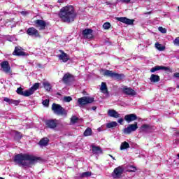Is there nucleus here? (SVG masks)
<instances>
[{
	"label": "nucleus",
	"instance_id": "obj_1",
	"mask_svg": "<svg viewBox=\"0 0 179 179\" xmlns=\"http://www.w3.org/2000/svg\"><path fill=\"white\" fill-rule=\"evenodd\" d=\"M59 17L64 23H72V22H75V19H76L75 8L72 6L63 7L59 13Z\"/></svg>",
	"mask_w": 179,
	"mask_h": 179
},
{
	"label": "nucleus",
	"instance_id": "obj_2",
	"mask_svg": "<svg viewBox=\"0 0 179 179\" xmlns=\"http://www.w3.org/2000/svg\"><path fill=\"white\" fill-rule=\"evenodd\" d=\"M14 162L19 166H29L33 164L34 162H37V158L27 154H18L15 155Z\"/></svg>",
	"mask_w": 179,
	"mask_h": 179
},
{
	"label": "nucleus",
	"instance_id": "obj_3",
	"mask_svg": "<svg viewBox=\"0 0 179 179\" xmlns=\"http://www.w3.org/2000/svg\"><path fill=\"white\" fill-rule=\"evenodd\" d=\"M102 73L103 76L113 78L114 79H117V80H121V79H124V78H125V76L124 74L114 73L110 70H102Z\"/></svg>",
	"mask_w": 179,
	"mask_h": 179
},
{
	"label": "nucleus",
	"instance_id": "obj_4",
	"mask_svg": "<svg viewBox=\"0 0 179 179\" xmlns=\"http://www.w3.org/2000/svg\"><path fill=\"white\" fill-rule=\"evenodd\" d=\"M52 110L55 114H57V115H64L66 117L68 114L66 110L63 108L62 106H61L59 104L52 103Z\"/></svg>",
	"mask_w": 179,
	"mask_h": 179
},
{
	"label": "nucleus",
	"instance_id": "obj_5",
	"mask_svg": "<svg viewBox=\"0 0 179 179\" xmlns=\"http://www.w3.org/2000/svg\"><path fill=\"white\" fill-rule=\"evenodd\" d=\"M94 101V98L90 96H83L79 98L78 100V104L82 107V106H86V104H90V103H93Z\"/></svg>",
	"mask_w": 179,
	"mask_h": 179
},
{
	"label": "nucleus",
	"instance_id": "obj_6",
	"mask_svg": "<svg viewBox=\"0 0 179 179\" xmlns=\"http://www.w3.org/2000/svg\"><path fill=\"white\" fill-rule=\"evenodd\" d=\"M136 129H138V122L129 124L127 127L123 129V134H125L126 135H129L131 132H135Z\"/></svg>",
	"mask_w": 179,
	"mask_h": 179
},
{
	"label": "nucleus",
	"instance_id": "obj_7",
	"mask_svg": "<svg viewBox=\"0 0 179 179\" xmlns=\"http://www.w3.org/2000/svg\"><path fill=\"white\" fill-rule=\"evenodd\" d=\"M0 65L3 72H5V73H12V71H10V66L8 61L2 62Z\"/></svg>",
	"mask_w": 179,
	"mask_h": 179
},
{
	"label": "nucleus",
	"instance_id": "obj_8",
	"mask_svg": "<svg viewBox=\"0 0 179 179\" xmlns=\"http://www.w3.org/2000/svg\"><path fill=\"white\" fill-rule=\"evenodd\" d=\"M123 172L124 169H122L121 166H118L114 169L112 177H113V178H120L121 176H122Z\"/></svg>",
	"mask_w": 179,
	"mask_h": 179
},
{
	"label": "nucleus",
	"instance_id": "obj_9",
	"mask_svg": "<svg viewBox=\"0 0 179 179\" xmlns=\"http://www.w3.org/2000/svg\"><path fill=\"white\" fill-rule=\"evenodd\" d=\"M82 35L83 38L90 39L93 37V29H85L83 31Z\"/></svg>",
	"mask_w": 179,
	"mask_h": 179
},
{
	"label": "nucleus",
	"instance_id": "obj_10",
	"mask_svg": "<svg viewBox=\"0 0 179 179\" xmlns=\"http://www.w3.org/2000/svg\"><path fill=\"white\" fill-rule=\"evenodd\" d=\"M27 34L31 36V37H40V34L38 31L34 27H30L27 30Z\"/></svg>",
	"mask_w": 179,
	"mask_h": 179
},
{
	"label": "nucleus",
	"instance_id": "obj_11",
	"mask_svg": "<svg viewBox=\"0 0 179 179\" xmlns=\"http://www.w3.org/2000/svg\"><path fill=\"white\" fill-rule=\"evenodd\" d=\"M45 124L48 128H50V129H55V128H57V126L58 125V122L57 120H46Z\"/></svg>",
	"mask_w": 179,
	"mask_h": 179
},
{
	"label": "nucleus",
	"instance_id": "obj_12",
	"mask_svg": "<svg viewBox=\"0 0 179 179\" xmlns=\"http://www.w3.org/2000/svg\"><path fill=\"white\" fill-rule=\"evenodd\" d=\"M34 24L36 27H39V30H44V29H45V26H47V23H45L43 20H36L34 21Z\"/></svg>",
	"mask_w": 179,
	"mask_h": 179
},
{
	"label": "nucleus",
	"instance_id": "obj_13",
	"mask_svg": "<svg viewBox=\"0 0 179 179\" xmlns=\"http://www.w3.org/2000/svg\"><path fill=\"white\" fill-rule=\"evenodd\" d=\"M117 20H118V22H122V23H125V24L129 25L134 24V22H135V20H131L125 17H117Z\"/></svg>",
	"mask_w": 179,
	"mask_h": 179
},
{
	"label": "nucleus",
	"instance_id": "obj_14",
	"mask_svg": "<svg viewBox=\"0 0 179 179\" xmlns=\"http://www.w3.org/2000/svg\"><path fill=\"white\" fill-rule=\"evenodd\" d=\"M72 80H73V76H72L69 73L64 74V76L62 78V81L66 85H68V83H69L70 82H72Z\"/></svg>",
	"mask_w": 179,
	"mask_h": 179
},
{
	"label": "nucleus",
	"instance_id": "obj_15",
	"mask_svg": "<svg viewBox=\"0 0 179 179\" xmlns=\"http://www.w3.org/2000/svg\"><path fill=\"white\" fill-rule=\"evenodd\" d=\"M13 55H17L18 57H24L26 55V52L22 50V47L17 46L15 48Z\"/></svg>",
	"mask_w": 179,
	"mask_h": 179
},
{
	"label": "nucleus",
	"instance_id": "obj_16",
	"mask_svg": "<svg viewBox=\"0 0 179 179\" xmlns=\"http://www.w3.org/2000/svg\"><path fill=\"white\" fill-rule=\"evenodd\" d=\"M124 120L128 124H129L130 122H132V121H136V120H138V117L136 114H129L124 116Z\"/></svg>",
	"mask_w": 179,
	"mask_h": 179
},
{
	"label": "nucleus",
	"instance_id": "obj_17",
	"mask_svg": "<svg viewBox=\"0 0 179 179\" xmlns=\"http://www.w3.org/2000/svg\"><path fill=\"white\" fill-rule=\"evenodd\" d=\"M61 55H57V57L59 58V61H62V62H68L69 60V56H68V55L64 51H61Z\"/></svg>",
	"mask_w": 179,
	"mask_h": 179
},
{
	"label": "nucleus",
	"instance_id": "obj_18",
	"mask_svg": "<svg viewBox=\"0 0 179 179\" xmlns=\"http://www.w3.org/2000/svg\"><path fill=\"white\" fill-rule=\"evenodd\" d=\"M108 115L113 118H120L121 117V115L114 109H109L108 110Z\"/></svg>",
	"mask_w": 179,
	"mask_h": 179
},
{
	"label": "nucleus",
	"instance_id": "obj_19",
	"mask_svg": "<svg viewBox=\"0 0 179 179\" xmlns=\"http://www.w3.org/2000/svg\"><path fill=\"white\" fill-rule=\"evenodd\" d=\"M168 71L169 68L166 67V66H157L155 67H152L150 69V72H152V73H155V72H157V71Z\"/></svg>",
	"mask_w": 179,
	"mask_h": 179
},
{
	"label": "nucleus",
	"instance_id": "obj_20",
	"mask_svg": "<svg viewBox=\"0 0 179 179\" xmlns=\"http://www.w3.org/2000/svg\"><path fill=\"white\" fill-rule=\"evenodd\" d=\"M152 131V127L149 124H143L141 128H140V131L141 132H150Z\"/></svg>",
	"mask_w": 179,
	"mask_h": 179
},
{
	"label": "nucleus",
	"instance_id": "obj_21",
	"mask_svg": "<svg viewBox=\"0 0 179 179\" xmlns=\"http://www.w3.org/2000/svg\"><path fill=\"white\" fill-rule=\"evenodd\" d=\"M4 101L8 104H13V106H17L20 103V101L10 99L8 97L4 98Z\"/></svg>",
	"mask_w": 179,
	"mask_h": 179
},
{
	"label": "nucleus",
	"instance_id": "obj_22",
	"mask_svg": "<svg viewBox=\"0 0 179 179\" xmlns=\"http://www.w3.org/2000/svg\"><path fill=\"white\" fill-rule=\"evenodd\" d=\"M92 153L94 155H101L103 153V151L101 150V148L99 146L92 145Z\"/></svg>",
	"mask_w": 179,
	"mask_h": 179
},
{
	"label": "nucleus",
	"instance_id": "obj_23",
	"mask_svg": "<svg viewBox=\"0 0 179 179\" xmlns=\"http://www.w3.org/2000/svg\"><path fill=\"white\" fill-rule=\"evenodd\" d=\"M48 142H50V139L48 138L45 137L40 140L38 145L43 148L44 146H47L48 145Z\"/></svg>",
	"mask_w": 179,
	"mask_h": 179
},
{
	"label": "nucleus",
	"instance_id": "obj_24",
	"mask_svg": "<svg viewBox=\"0 0 179 179\" xmlns=\"http://www.w3.org/2000/svg\"><path fill=\"white\" fill-rule=\"evenodd\" d=\"M100 90L102 93H104V94L108 95V90L107 89V84L106 83H101Z\"/></svg>",
	"mask_w": 179,
	"mask_h": 179
},
{
	"label": "nucleus",
	"instance_id": "obj_25",
	"mask_svg": "<svg viewBox=\"0 0 179 179\" xmlns=\"http://www.w3.org/2000/svg\"><path fill=\"white\" fill-rule=\"evenodd\" d=\"M124 92L125 94H128L129 96H136V92H135V90H134L131 88H124Z\"/></svg>",
	"mask_w": 179,
	"mask_h": 179
},
{
	"label": "nucleus",
	"instance_id": "obj_26",
	"mask_svg": "<svg viewBox=\"0 0 179 179\" xmlns=\"http://www.w3.org/2000/svg\"><path fill=\"white\" fill-rule=\"evenodd\" d=\"M150 80L153 83H157V82H160V77L158 75L152 74Z\"/></svg>",
	"mask_w": 179,
	"mask_h": 179
},
{
	"label": "nucleus",
	"instance_id": "obj_27",
	"mask_svg": "<svg viewBox=\"0 0 179 179\" xmlns=\"http://www.w3.org/2000/svg\"><path fill=\"white\" fill-rule=\"evenodd\" d=\"M43 87L47 90V92H50L51 89H52V86H51V84L48 83V81H45L43 83Z\"/></svg>",
	"mask_w": 179,
	"mask_h": 179
},
{
	"label": "nucleus",
	"instance_id": "obj_28",
	"mask_svg": "<svg viewBox=\"0 0 179 179\" xmlns=\"http://www.w3.org/2000/svg\"><path fill=\"white\" fill-rule=\"evenodd\" d=\"M125 149H129V143L127 141L122 142L120 145V150H125Z\"/></svg>",
	"mask_w": 179,
	"mask_h": 179
},
{
	"label": "nucleus",
	"instance_id": "obj_29",
	"mask_svg": "<svg viewBox=\"0 0 179 179\" xmlns=\"http://www.w3.org/2000/svg\"><path fill=\"white\" fill-rule=\"evenodd\" d=\"M91 176H92V173L90 171H87V172L80 173V178H87L88 177H90Z\"/></svg>",
	"mask_w": 179,
	"mask_h": 179
},
{
	"label": "nucleus",
	"instance_id": "obj_30",
	"mask_svg": "<svg viewBox=\"0 0 179 179\" xmlns=\"http://www.w3.org/2000/svg\"><path fill=\"white\" fill-rule=\"evenodd\" d=\"M118 125V123L117 122H110L106 124V128H115Z\"/></svg>",
	"mask_w": 179,
	"mask_h": 179
},
{
	"label": "nucleus",
	"instance_id": "obj_31",
	"mask_svg": "<svg viewBox=\"0 0 179 179\" xmlns=\"http://www.w3.org/2000/svg\"><path fill=\"white\" fill-rule=\"evenodd\" d=\"M155 48H157V50L159 51H164V50H166V47L157 42L155 43Z\"/></svg>",
	"mask_w": 179,
	"mask_h": 179
},
{
	"label": "nucleus",
	"instance_id": "obj_32",
	"mask_svg": "<svg viewBox=\"0 0 179 179\" xmlns=\"http://www.w3.org/2000/svg\"><path fill=\"white\" fill-rule=\"evenodd\" d=\"M33 91L30 88L29 90H27L24 91L22 96H24V97H29V96H31L33 94Z\"/></svg>",
	"mask_w": 179,
	"mask_h": 179
},
{
	"label": "nucleus",
	"instance_id": "obj_33",
	"mask_svg": "<svg viewBox=\"0 0 179 179\" xmlns=\"http://www.w3.org/2000/svg\"><path fill=\"white\" fill-rule=\"evenodd\" d=\"M92 133L93 131H92V129L90 127H88L84 132V136H90Z\"/></svg>",
	"mask_w": 179,
	"mask_h": 179
},
{
	"label": "nucleus",
	"instance_id": "obj_34",
	"mask_svg": "<svg viewBox=\"0 0 179 179\" xmlns=\"http://www.w3.org/2000/svg\"><path fill=\"white\" fill-rule=\"evenodd\" d=\"M38 87H40V83H35L30 89L31 90H32V92L34 93V92H36V90H37V89H38Z\"/></svg>",
	"mask_w": 179,
	"mask_h": 179
},
{
	"label": "nucleus",
	"instance_id": "obj_35",
	"mask_svg": "<svg viewBox=\"0 0 179 179\" xmlns=\"http://www.w3.org/2000/svg\"><path fill=\"white\" fill-rule=\"evenodd\" d=\"M117 2H120V3H130V2L131 3H134V2H135V1H131V0H117Z\"/></svg>",
	"mask_w": 179,
	"mask_h": 179
},
{
	"label": "nucleus",
	"instance_id": "obj_36",
	"mask_svg": "<svg viewBox=\"0 0 179 179\" xmlns=\"http://www.w3.org/2000/svg\"><path fill=\"white\" fill-rule=\"evenodd\" d=\"M78 121H79V118H78V117L76 116H73L71 118V124H76V122H78Z\"/></svg>",
	"mask_w": 179,
	"mask_h": 179
},
{
	"label": "nucleus",
	"instance_id": "obj_37",
	"mask_svg": "<svg viewBox=\"0 0 179 179\" xmlns=\"http://www.w3.org/2000/svg\"><path fill=\"white\" fill-rule=\"evenodd\" d=\"M127 171H129V173H135V171H136V167L134 166H129Z\"/></svg>",
	"mask_w": 179,
	"mask_h": 179
},
{
	"label": "nucleus",
	"instance_id": "obj_38",
	"mask_svg": "<svg viewBox=\"0 0 179 179\" xmlns=\"http://www.w3.org/2000/svg\"><path fill=\"white\" fill-rule=\"evenodd\" d=\"M103 29H105V30H108V29H110V27H111V24H110V22H105L103 24Z\"/></svg>",
	"mask_w": 179,
	"mask_h": 179
},
{
	"label": "nucleus",
	"instance_id": "obj_39",
	"mask_svg": "<svg viewBox=\"0 0 179 179\" xmlns=\"http://www.w3.org/2000/svg\"><path fill=\"white\" fill-rule=\"evenodd\" d=\"M173 44L176 45V47H179V36L176 37L173 41Z\"/></svg>",
	"mask_w": 179,
	"mask_h": 179
},
{
	"label": "nucleus",
	"instance_id": "obj_40",
	"mask_svg": "<svg viewBox=\"0 0 179 179\" xmlns=\"http://www.w3.org/2000/svg\"><path fill=\"white\" fill-rule=\"evenodd\" d=\"M15 138L17 141L22 139V134H20V133H19L18 131H15Z\"/></svg>",
	"mask_w": 179,
	"mask_h": 179
},
{
	"label": "nucleus",
	"instance_id": "obj_41",
	"mask_svg": "<svg viewBox=\"0 0 179 179\" xmlns=\"http://www.w3.org/2000/svg\"><path fill=\"white\" fill-rule=\"evenodd\" d=\"M16 92L17 93V94H20V96H23V89H22V87H19L17 89Z\"/></svg>",
	"mask_w": 179,
	"mask_h": 179
},
{
	"label": "nucleus",
	"instance_id": "obj_42",
	"mask_svg": "<svg viewBox=\"0 0 179 179\" xmlns=\"http://www.w3.org/2000/svg\"><path fill=\"white\" fill-rule=\"evenodd\" d=\"M63 100H64V101H65V103H69L70 101H72V97H71V96H64Z\"/></svg>",
	"mask_w": 179,
	"mask_h": 179
},
{
	"label": "nucleus",
	"instance_id": "obj_43",
	"mask_svg": "<svg viewBox=\"0 0 179 179\" xmlns=\"http://www.w3.org/2000/svg\"><path fill=\"white\" fill-rule=\"evenodd\" d=\"M158 30L163 34L167 33V29H166V28H163V27H159Z\"/></svg>",
	"mask_w": 179,
	"mask_h": 179
},
{
	"label": "nucleus",
	"instance_id": "obj_44",
	"mask_svg": "<svg viewBox=\"0 0 179 179\" xmlns=\"http://www.w3.org/2000/svg\"><path fill=\"white\" fill-rule=\"evenodd\" d=\"M43 104L45 107H48V105L50 104V101H48V99H45V100L43 101Z\"/></svg>",
	"mask_w": 179,
	"mask_h": 179
},
{
	"label": "nucleus",
	"instance_id": "obj_45",
	"mask_svg": "<svg viewBox=\"0 0 179 179\" xmlns=\"http://www.w3.org/2000/svg\"><path fill=\"white\" fill-rule=\"evenodd\" d=\"M20 13L22 15V16H27V15H29V11H21Z\"/></svg>",
	"mask_w": 179,
	"mask_h": 179
},
{
	"label": "nucleus",
	"instance_id": "obj_46",
	"mask_svg": "<svg viewBox=\"0 0 179 179\" xmlns=\"http://www.w3.org/2000/svg\"><path fill=\"white\" fill-rule=\"evenodd\" d=\"M117 122H119V124H122V122H124V119H122V118L119 119L117 120Z\"/></svg>",
	"mask_w": 179,
	"mask_h": 179
},
{
	"label": "nucleus",
	"instance_id": "obj_47",
	"mask_svg": "<svg viewBox=\"0 0 179 179\" xmlns=\"http://www.w3.org/2000/svg\"><path fill=\"white\" fill-rule=\"evenodd\" d=\"M173 78H179V73H174Z\"/></svg>",
	"mask_w": 179,
	"mask_h": 179
},
{
	"label": "nucleus",
	"instance_id": "obj_48",
	"mask_svg": "<svg viewBox=\"0 0 179 179\" xmlns=\"http://www.w3.org/2000/svg\"><path fill=\"white\" fill-rule=\"evenodd\" d=\"M152 13V12H147V13H145L144 15H150Z\"/></svg>",
	"mask_w": 179,
	"mask_h": 179
},
{
	"label": "nucleus",
	"instance_id": "obj_49",
	"mask_svg": "<svg viewBox=\"0 0 179 179\" xmlns=\"http://www.w3.org/2000/svg\"><path fill=\"white\" fill-rule=\"evenodd\" d=\"M58 2H59V3H62L64 2V0H58Z\"/></svg>",
	"mask_w": 179,
	"mask_h": 179
},
{
	"label": "nucleus",
	"instance_id": "obj_50",
	"mask_svg": "<svg viewBox=\"0 0 179 179\" xmlns=\"http://www.w3.org/2000/svg\"><path fill=\"white\" fill-rule=\"evenodd\" d=\"M112 159H113V160H115V158H114V157H113V155H109Z\"/></svg>",
	"mask_w": 179,
	"mask_h": 179
},
{
	"label": "nucleus",
	"instance_id": "obj_51",
	"mask_svg": "<svg viewBox=\"0 0 179 179\" xmlns=\"http://www.w3.org/2000/svg\"><path fill=\"white\" fill-rule=\"evenodd\" d=\"M96 106L92 107V110H96Z\"/></svg>",
	"mask_w": 179,
	"mask_h": 179
},
{
	"label": "nucleus",
	"instance_id": "obj_52",
	"mask_svg": "<svg viewBox=\"0 0 179 179\" xmlns=\"http://www.w3.org/2000/svg\"><path fill=\"white\" fill-rule=\"evenodd\" d=\"M106 5H110V3H108V2H106Z\"/></svg>",
	"mask_w": 179,
	"mask_h": 179
},
{
	"label": "nucleus",
	"instance_id": "obj_53",
	"mask_svg": "<svg viewBox=\"0 0 179 179\" xmlns=\"http://www.w3.org/2000/svg\"><path fill=\"white\" fill-rule=\"evenodd\" d=\"M177 88L179 89V85H177Z\"/></svg>",
	"mask_w": 179,
	"mask_h": 179
},
{
	"label": "nucleus",
	"instance_id": "obj_54",
	"mask_svg": "<svg viewBox=\"0 0 179 179\" xmlns=\"http://www.w3.org/2000/svg\"><path fill=\"white\" fill-rule=\"evenodd\" d=\"M177 157H178V159H179V154H178Z\"/></svg>",
	"mask_w": 179,
	"mask_h": 179
},
{
	"label": "nucleus",
	"instance_id": "obj_55",
	"mask_svg": "<svg viewBox=\"0 0 179 179\" xmlns=\"http://www.w3.org/2000/svg\"><path fill=\"white\" fill-rule=\"evenodd\" d=\"M0 179H3V178L0 177Z\"/></svg>",
	"mask_w": 179,
	"mask_h": 179
}]
</instances>
